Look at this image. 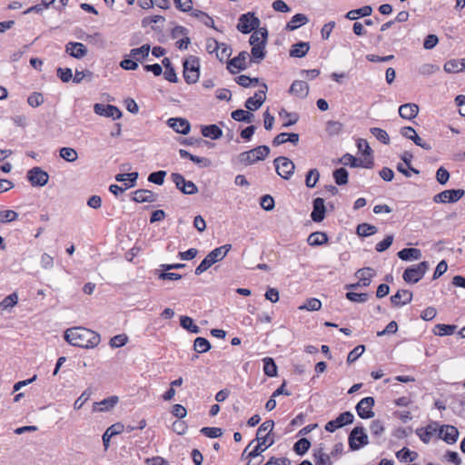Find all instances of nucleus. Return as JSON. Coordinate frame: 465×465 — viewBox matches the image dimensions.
I'll return each mask as SVG.
<instances>
[{
	"instance_id": "1",
	"label": "nucleus",
	"mask_w": 465,
	"mask_h": 465,
	"mask_svg": "<svg viewBox=\"0 0 465 465\" xmlns=\"http://www.w3.org/2000/svg\"><path fill=\"white\" fill-rule=\"evenodd\" d=\"M65 341L73 346L92 349L96 347L100 341V335L87 328L74 327L64 331Z\"/></svg>"
},
{
	"instance_id": "2",
	"label": "nucleus",
	"mask_w": 465,
	"mask_h": 465,
	"mask_svg": "<svg viewBox=\"0 0 465 465\" xmlns=\"http://www.w3.org/2000/svg\"><path fill=\"white\" fill-rule=\"evenodd\" d=\"M273 427V420H268L262 422V425L258 428L256 433V440H258V444L251 452H249L248 457L250 459L259 456L267 448L273 444V439L269 440L270 433L272 431Z\"/></svg>"
},
{
	"instance_id": "3",
	"label": "nucleus",
	"mask_w": 465,
	"mask_h": 465,
	"mask_svg": "<svg viewBox=\"0 0 465 465\" xmlns=\"http://www.w3.org/2000/svg\"><path fill=\"white\" fill-rule=\"evenodd\" d=\"M429 267L430 263L429 262L426 261H423L418 264L411 265L405 269L402 274V278L407 283H417L420 280L423 278V276L429 270Z\"/></svg>"
},
{
	"instance_id": "4",
	"label": "nucleus",
	"mask_w": 465,
	"mask_h": 465,
	"mask_svg": "<svg viewBox=\"0 0 465 465\" xmlns=\"http://www.w3.org/2000/svg\"><path fill=\"white\" fill-rule=\"evenodd\" d=\"M270 153V148L267 145H260L250 151L243 152L239 158L241 163L245 164H252L257 161L265 159Z\"/></svg>"
},
{
	"instance_id": "5",
	"label": "nucleus",
	"mask_w": 465,
	"mask_h": 465,
	"mask_svg": "<svg viewBox=\"0 0 465 465\" xmlns=\"http://www.w3.org/2000/svg\"><path fill=\"white\" fill-rule=\"evenodd\" d=\"M369 443L368 435L361 426L355 427L349 435V447L351 450H358Z\"/></svg>"
},
{
	"instance_id": "6",
	"label": "nucleus",
	"mask_w": 465,
	"mask_h": 465,
	"mask_svg": "<svg viewBox=\"0 0 465 465\" xmlns=\"http://www.w3.org/2000/svg\"><path fill=\"white\" fill-rule=\"evenodd\" d=\"M278 175L284 180H289L295 170V164L287 157L279 156L273 161Z\"/></svg>"
},
{
	"instance_id": "7",
	"label": "nucleus",
	"mask_w": 465,
	"mask_h": 465,
	"mask_svg": "<svg viewBox=\"0 0 465 465\" xmlns=\"http://www.w3.org/2000/svg\"><path fill=\"white\" fill-rule=\"evenodd\" d=\"M183 77L187 84H194L199 79V60L191 56L183 63Z\"/></svg>"
},
{
	"instance_id": "8",
	"label": "nucleus",
	"mask_w": 465,
	"mask_h": 465,
	"mask_svg": "<svg viewBox=\"0 0 465 465\" xmlns=\"http://www.w3.org/2000/svg\"><path fill=\"white\" fill-rule=\"evenodd\" d=\"M260 25V20L253 13L248 12L239 17L237 29L242 34H249Z\"/></svg>"
},
{
	"instance_id": "9",
	"label": "nucleus",
	"mask_w": 465,
	"mask_h": 465,
	"mask_svg": "<svg viewBox=\"0 0 465 465\" xmlns=\"http://www.w3.org/2000/svg\"><path fill=\"white\" fill-rule=\"evenodd\" d=\"M171 178L176 188L183 193L192 195L198 193L196 184L192 181H186L181 173H173L171 174Z\"/></svg>"
},
{
	"instance_id": "10",
	"label": "nucleus",
	"mask_w": 465,
	"mask_h": 465,
	"mask_svg": "<svg viewBox=\"0 0 465 465\" xmlns=\"http://www.w3.org/2000/svg\"><path fill=\"white\" fill-rule=\"evenodd\" d=\"M354 420V415L351 411H344L341 413L336 419L328 421L325 425V430L329 432H334L336 430L351 424Z\"/></svg>"
},
{
	"instance_id": "11",
	"label": "nucleus",
	"mask_w": 465,
	"mask_h": 465,
	"mask_svg": "<svg viewBox=\"0 0 465 465\" xmlns=\"http://www.w3.org/2000/svg\"><path fill=\"white\" fill-rule=\"evenodd\" d=\"M26 177L30 183L35 187L45 186L49 180L48 173L40 167H33L30 169L27 172Z\"/></svg>"
},
{
	"instance_id": "12",
	"label": "nucleus",
	"mask_w": 465,
	"mask_h": 465,
	"mask_svg": "<svg viewBox=\"0 0 465 465\" xmlns=\"http://www.w3.org/2000/svg\"><path fill=\"white\" fill-rule=\"evenodd\" d=\"M249 58L250 54L246 51H242L237 56L228 61L227 69L233 74L243 71L247 68V60Z\"/></svg>"
},
{
	"instance_id": "13",
	"label": "nucleus",
	"mask_w": 465,
	"mask_h": 465,
	"mask_svg": "<svg viewBox=\"0 0 465 465\" xmlns=\"http://www.w3.org/2000/svg\"><path fill=\"white\" fill-rule=\"evenodd\" d=\"M374 403L375 401L373 397H365L361 399L355 407L357 414L361 419L372 418L374 416V412L372 411Z\"/></svg>"
},
{
	"instance_id": "14",
	"label": "nucleus",
	"mask_w": 465,
	"mask_h": 465,
	"mask_svg": "<svg viewBox=\"0 0 465 465\" xmlns=\"http://www.w3.org/2000/svg\"><path fill=\"white\" fill-rule=\"evenodd\" d=\"M339 163H341L343 165H349L351 167H363L371 169L373 167V159L372 157H370V159H365L364 161L356 158L351 153H345L343 154L340 159Z\"/></svg>"
},
{
	"instance_id": "15",
	"label": "nucleus",
	"mask_w": 465,
	"mask_h": 465,
	"mask_svg": "<svg viewBox=\"0 0 465 465\" xmlns=\"http://www.w3.org/2000/svg\"><path fill=\"white\" fill-rule=\"evenodd\" d=\"M94 112L98 115L109 117L114 120L122 117V112L119 108L112 104H95L94 105Z\"/></svg>"
},
{
	"instance_id": "16",
	"label": "nucleus",
	"mask_w": 465,
	"mask_h": 465,
	"mask_svg": "<svg viewBox=\"0 0 465 465\" xmlns=\"http://www.w3.org/2000/svg\"><path fill=\"white\" fill-rule=\"evenodd\" d=\"M464 195V190L451 189L445 190L433 197L435 203H455L458 202Z\"/></svg>"
},
{
	"instance_id": "17",
	"label": "nucleus",
	"mask_w": 465,
	"mask_h": 465,
	"mask_svg": "<svg viewBox=\"0 0 465 465\" xmlns=\"http://www.w3.org/2000/svg\"><path fill=\"white\" fill-rule=\"evenodd\" d=\"M401 134L407 139L411 140L416 145L430 151L432 149L431 145L427 142L423 141L416 133L414 128L411 126H404L401 129Z\"/></svg>"
},
{
	"instance_id": "18",
	"label": "nucleus",
	"mask_w": 465,
	"mask_h": 465,
	"mask_svg": "<svg viewBox=\"0 0 465 465\" xmlns=\"http://www.w3.org/2000/svg\"><path fill=\"white\" fill-rule=\"evenodd\" d=\"M65 53L74 58L82 59L87 54L88 50L82 43L69 42L65 45Z\"/></svg>"
},
{
	"instance_id": "19",
	"label": "nucleus",
	"mask_w": 465,
	"mask_h": 465,
	"mask_svg": "<svg viewBox=\"0 0 465 465\" xmlns=\"http://www.w3.org/2000/svg\"><path fill=\"white\" fill-rule=\"evenodd\" d=\"M440 437L448 444H454L459 438V430L452 425H442L439 430Z\"/></svg>"
},
{
	"instance_id": "20",
	"label": "nucleus",
	"mask_w": 465,
	"mask_h": 465,
	"mask_svg": "<svg viewBox=\"0 0 465 465\" xmlns=\"http://www.w3.org/2000/svg\"><path fill=\"white\" fill-rule=\"evenodd\" d=\"M167 124L173 131L181 134H187L191 130L189 121L181 117L168 119Z\"/></svg>"
},
{
	"instance_id": "21",
	"label": "nucleus",
	"mask_w": 465,
	"mask_h": 465,
	"mask_svg": "<svg viewBox=\"0 0 465 465\" xmlns=\"http://www.w3.org/2000/svg\"><path fill=\"white\" fill-rule=\"evenodd\" d=\"M312 212L311 218L315 223L322 222L325 217L326 208L324 205V200L322 198H315L312 202Z\"/></svg>"
},
{
	"instance_id": "22",
	"label": "nucleus",
	"mask_w": 465,
	"mask_h": 465,
	"mask_svg": "<svg viewBox=\"0 0 465 465\" xmlns=\"http://www.w3.org/2000/svg\"><path fill=\"white\" fill-rule=\"evenodd\" d=\"M119 401V398L117 396H110L106 399L99 402H94L93 405V411L94 412H104L112 410Z\"/></svg>"
},
{
	"instance_id": "23",
	"label": "nucleus",
	"mask_w": 465,
	"mask_h": 465,
	"mask_svg": "<svg viewBox=\"0 0 465 465\" xmlns=\"http://www.w3.org/2000/svg\"><path fill=\"white\" fill-rule=\"evenodd\" d=\"M289 93L299 98H305L309 94V84L305 81L295 80L291 84Z\"/></svg>"
},
{
	"instance_id": "24",
	"label": "nucleus",
	"mask_w": 465,
	"mask_h": 465,
	"mask_svg": "<svg viewBox=\"0 0 465 465\" xmlns=\"http://www.w3.org/2000/svg\"><path fill=\"white\" fill-rule=\"evenodd\" d=\"M133 201L136 203H154L157 200V194L147 189H139L133 193Z\"/></svg>"
},
{
	"instance_id": "25",
	"label": "nucleus",
	"mask_w": 465,
	"mask_h": 465,
	"mask_svg": "<svg viewBox=\"0 0 465 465\" xmlns=\"http://www.w3.org/2000/svg\"><path fill=\"white\" fill-rule=\"evenodd\" d=\"M268 39V31L265 27L256 29L250 36V45L252 46L266 45Z\"/></svg>"
},
{
	"instance_id": "26",
	"label": "nucleus",
	"mask_w": 465,
	"mask_h": 465,
	"mask_svg": "<svg viewBox=\"0 0 465 465\" xmlns=\"http://www.w3.org/2000/svg\"><path fill=\"white\" fill-rule=\"evenodd\" d=\"M412 300V292L408 290H399L391 297V302L394 306H402L408 304Z\"/></svg>"
},
{
	"instance_id": "27",
	"label": "nucleus",
	"mask_w": 465,
	"mask_h": 465,
	"mask_svg": "<svg viewBox=\"0 0 465 465\" xmlns=\"http://www.w3.org/2000/svg\"><path fill=\"white\" fill-rule=\"evenodd\" d=\"M419 107L415 104H405L399 107V114L403 119L412 120L417 116Z\"/></svg>"
},
{
	"instance_id": "28",
	"label": "nucleus",
	"mask_w": 465,
	"mask_h": 465,
	"mask_svg": "<svg viewBox=\"0 0 465 465\" xmlns=\"http://www.w3.org/2000/svg\"><path fill=\"white\" fill-rule=\"evenodd\" d=\"M374 275L375 271L370 267L360 269L355 273V276L359 279V282L363 287H367L371 284V279Z\"/></svg>"
},
{
	"instance_id": "29",
	"label": "nucleus",
	"mask_w": 465,
	"mask_h": 465,
	"mask_svg": "<svg viewBox=\"0 0 465 465\" xmlns=\"http://www.w3.org/2000/svg\"><path fill=\"white\" fill-rule=\"evenodd\" d=\"M300 136L298 134L295 133H281L278 135L274 137L272 140V144L274 146L281 145L282 143H285L286 142H290L292 144H297L299 142Z\"/></svg>"
},
{
	"instance_id": "30",
	"label": "nucleus",
	"mask_w": 465,
	"mask_h": 465,
	"mask_svg": "<svg viewBox=\"0 0 465 465\" xmlns=\"http://www.w3.org/2000/svg\"><path fill=\"white\" fill-rule=\"evenodd\" d=\"M231 249V244H224L213 249L207 254V256L212 260L213 263H216L217 262L222 261Z\"/></svg>"
},
{
	"instance_id": "31",
	"label": "nucleus",
	"mask_w": 465,
	"mask_h": 465,
	"mask_svg": "<svg viewBox=\"0 0 465 465\" xmlns=\"http://www.w3.org/2000/svg\"><path fill=\"white\" fill-rule=\"evenodd\" d=\"M151 46L148 44L143 45L139 48H133L129 53V57L137 61H143L149 56Z\"/></svg>"
},
{
	"instance_id": "32",
	"label": "nucleus",
	"mask_w": 465,
	"mask_h": 465,
	"mask_svg": "<svg viewBox=\"0 0 465 465\" xmlns=\"http://www.w3.org/2000/svg\"><path fill=\"white\" fill-rule=\"evenodd\" d=\"M124 426L121 423H115L110 426L103 435V443L105 450L109 447V442L112 437L120 434L123 431Z\"/></svg>"
},
{
	"instance_id": "33",
	"label": "nucleus",
	"mask_w": 465,
	"mask_h": 465,
	"mask_svg": "<svg viewBox=\"0 0 465 465\" xmlns=\"http://www.w3.org/2000/svg\"><path fill=\"white\" fill-rule=\"evenodd\" d=\"M397 255L402 261L419 260L421 257V251L417 248H404L398 252Z\"/></svg>"
},
{
	"instance_id": "34",
	"label": "nucleus",
	"mask_w": 465,
	"mask_h": 465,
	"mask_svg": "<svg viewBox=\"0 0 465 465\" xmlns=\"http://www.w3.org/2000/svg\"><path fill=\"white\" fill-rule=\"evenodd\" d=\"M309 22L308 17L303 14H296L287 23L285 29L288 31H293L298 29L300 26Z\"/></svg>"
},
{
	"instance_id": "35",
	"label": "nucleus",
	"mask_w": 465,
	"mask_h": 465,
	"mask_svg": "<svg viewBox=\"0 0 465 465\" xmlns=\"http://www.w3.org/2000/svg\"><path fill=\"white\" fill-rule=\"evenodd\" d=\"M310 50L308 42H299L293 45L290 50V55L292 57L302 58L307 54Z\"/></svg>"
},
{
	"instance_id": "36",
	"label": "nucleus",
	"mask_w": 465,
	"mask_h": 465,
	"mask_svg": "<svg viewBox=\"0 0 465 465\" xmlns=\"http://www.w3.org/2000/svg\"><path fill=\"white\" fill-rule=\"evenodd\" d=\"M202 134L213 140L219 139L223 135L222 129L216 124L203 126Z\"/></svg>"
},
{
	"instance_id": "37",
	"label": "nucleus",
	"mask_w": 465,
	"mask_h": 465,
	"mask_svg": "<svg viewBox=\"0 0 465 465\" xmlns=\"http://www.w3.org/2000/svg\"><path fill=\"white\" fill-rule=\"evenodd\" d=\"M371 13H372L371 6L364 5L359 9H354V10L349 11L345 15V17L349 20H356L359 16H362V17L369 16L371 15Z\"/></svg>"
},
{
	"instance_id": "38",
	"label": "nucleus",
	"mask_w": 465,
	"mask_h": 465,
	"mask_svg": "<svg viewBox=\"0 0 465 465\" xmlns=\"http://www.w3.org/2000/svg\"><path fill=\"white\" fill-rule=\"evenodd\" d=\"M328 242V236L325 232H312L308 239L307 242L311 246H320Z\"/></svg>"
},
{
	"instance_id": "39",
	"label": "nucleus",
	"mask_w": 465,
	"mask_h": 465,
	"mask_svg": "<svg viewBox=\"0 0 465 465\" xmlns=\"http://www.w3.org/2000/svg\"><path fill=\"white\" fill-rule=\"evenodd\" d=\"M232 118L237 122L252 123L254 115L242 109H237L231 114Z\"/></svg>"
},
{
	"instance_id": "40",
	"label": "nucleus",
	"mask_w": 465,
	"mask_h": 465,
	"mask_svg": "<svg viewBox=\"0 0 465 465\" xmlns=\"http://www.w3.org/2000/svg\"><path fill=\"white\" fill-rule=\"evenodd\" d=\"M181 326L192 333H199L201 329L199 326L193 323V321L189 316H182L180 318Z\"/></svg>"
},
{
	"instance_id": "41",
	"label": "nucleus",
	"mask_w": 465,
	"mask_h": 465,
	"mask_svg": "<svg viewBox=\"0 0 465 465\" xmlns=\"http://www.w3.org/2000/svg\"><path fill=\"white\" fill-rule=\"evenodd\" d=\"M321 308L322 302L317 298L307 299L302 305L299 306V310L309 312H316L319 311Z\"/></svg>"
},
{
	"instance_id": "42",
	"label": "nucleus",
	"mask_w": 465,
	"mask_h": 465,
	"mask_svg": "<svg viewBox=\"0 0 465 465\" xmlns=\"http://www.w3.org/2000/svg\"><path fill=\"white\" fill-rule=\"evenodd\" d=\"M137 178H138L137 172L129 173H119L115 176V180L118 182H125V181L129 182V183H125L126 188L134 186Z\"/></svg>"
},
{
	"instance_id": "43",
	"label": "nucleus",
	"mask_w": 465,
	"mask_h": 465,
	"mask_svg": "<svg viewBox=\"0 0 465 465\" xmlns=\"http://www.w3.org/2000/svg\"><path fill=\"white\" fill-rule=\"evenodd\" d=\"M396 457L401 461H413L418 458V453L416 451H412L408 448L404 447L401 450L396 452Z\"/></svg>"
},
{
	"instance_id": "44",
	"label": "nucleus",
	"mask_w": 465,
	"mask_h": 465,
	"mask_svg": "<svg viewBox=\"0 0 465 465\" xmlns=\"http://www.w3.org/2000/svg\"><path fill=\"white\" fill-rule=\"evenodd\" d=\"M377 231L376 226L365 223L359 224L356 229L358 235L362 237L373 235Z\"/></svg>"
},
{
	"instance_id": "45",
	"label": "nucleus",
	"mask_w": 465,
	"mask_h": 465,
	"mask_svg": "<svg viewBox=\"0 0 465 465\" xmlns=\"http://www.w3.org/2000/svg\"><path fill=\"white\" fill-rule=\"evenodd\" d=\"M263 371L268 377H275L277 375V366L272 358L263 359Z\"/></svg>"
},
{
	"instance_id": "46",
	"label": "nucleus",
	"mask_w": 465,
	"mask_h": 465,
	"mask_svg": "<svg viewBox=\"0 0 465 465\" xmlns=\"http://www.w3.org/2000/svg\"><path fill=\"white\" fill-rule=\"evenodd\" d=\"M333 179L338 185H344L348 183L349 173L343 167L336 169L332 173Z\"/></svg>"
},
{
	"instance_id": "47",
	"label": "nucleus",
	"mask_w": 465,
	"mask_h": 465,
	"mask_svg": "<svg viewBox=\"0 0 465 465\" xmlns=\"http://www.w3.org/2000/svg\"><path fill=\"white\" fill-rule=\"evenodd\" d=\"M370 132L381 143L384 144L390 143V136L385 130L379 127H371Z\"/></svg>"
},
{
	"instance_id": "48",
	"label": "nucleus",
	"mask_w": 465,
	"mask_h": 465,
	"mask_svg": "<svg viewBox=\"0 0 465 465\" xmlns=\"http://www.w3.org/2000/svg\"><path fill=\"white\" fill-rule=\"evenodd\" d=\"M60 157L66 162L73 163L77 160L78 153L74 148L63 147L60 149Z\"/></svg>"
},
{
	"instance_id": "49",
	"label": "nucleus",
	"mask_w": 465,
	"mask_h": 465,
	"mask_svg": "<svg viewBox=\"0 0 465 465\" xmlns=\"http://www.w3.org/2000/svg\"><path fill=\"white\" fill-rule=\"evenodd\" d=\"M193 349L198 353H203V352L208 351L211 349V344L207 339L203 338V337H198L194 340Z\"/></svg>"
},
{
	"instance_id": "50",
	"label": "nucleus",
	"mask_w": 465,
	"mask_h": 465,
	"mask_svg": "<svg viewBox=\"0 0 465 465\" xmlns=\"http://www.w3.org/2000/svg\"><path fill=\"white\" fill-rule=\"evenodd\" d=\"M343 124L339 121H328L326 124V132L329 135H338L341 133Z\"/></svg>"
},
{
	"instance_id": "51",
	"label": "nucleus",
	"mask_w": 465,
	"mask_h": 465,
	"mask_svg": "<svg viewBox=\"0 0 465 465\" xmlns=\"http://www.w3.org/2000/svg\"><path fill=\"white\" fill-rule=\"evenodd\" d=\"M456 328V325L439 323L435 326L437 331H434V333L439 336L451 335L454 333Z\"/></svg>"
},
{
	"instance_id": "52",
	"label": "nucleus",
	"mask_w": 465,
	"mask_h": 465,
	"mask_svg": "<svg viewBox=\"0 0 465 465\" xmlns=\"http://www.w3.org/2000/svg\"><path fill=\"white\" fill-rule=\"evenodd\" d=\"M310 447L311 442L309 440L306 438H302L295 442L293 450L298 455H304L309 450Z\"/></svg>"
},
{
	"instance_id": "53",
	"label": "nucleus",
	"mask_w": 465,
	"mask_h": 465,
	"mask_svg": "<svg viewBox=\"0 0 465 465\" xmlns=\"http://www.w3.org/2000/svg\"><path fill=\"white\" fill-rule=\"evenodd\" d=\"M192 15L199 19L203 25L209 27L214 26V21L213 19L209 16L206 13L201 11V10H193L192 12Z\"/></svg>"
},
{
	"instance_id": "54",
	"label": "nucleus",
	"mask_w": 465,
	"mask_h": 465,
	"mask_svg": "<svg viewBox=\"0 0 465 465\" xmlns=\"http://www.w3.org/2000/svg\"><path fill=\"white\" fill-rule=\"evenodd\" d=\"M280 117H286L289 120L282 124L283 127H289L295 124L299 121V114L297 113H289L285 109H282L279 112Z\"/></svg>"
},
{
	"instance_id": "55",
	"label": "nucleus",
	"mask_w": 465,
	"mask_h": 465,
	"mask_svg": "<svg viewBox=\"0 0 465 465\" xmlns=\"http://www.w3.org/2000/svg\"><path fill=\"white\" fill-rule=\"evenodd\" d=\"M320 178V173L317 169H311L305 178V184L308 188H313Z\"/></svg>"
},
{
	"instance_id": "56",
	"label": "nucleus",
	"mask_w": 465,
	"mask_h": 465,
	"mask_svg": "<svg viewBox=\"0 0 465 465\" xmlns=\"http://www.w3.org/2000/svg\"><path fill=\"white\" fill-rule=\"evenodd\" d=\"M251 54L253 62L259 64L266 55L265 45L252 46Z\"/></svg>"
},
{
	"instance_id": "57",
	"label": "nucleus",
	"mask_w": 465,
	"mask_h": 465,
	"mask_svg": "<svg viewBox=\"0 0 465 465\" xmlns=\"http://www.w3.org/2000/svg\"><path fill=\"white\" fill-rule=\"evenodd\" d=\"M370 430L372 436L378 438L381 437L385 430L383 422L380 420H372L370 426Z\"/></svg>"
},
{
	"instance_id": "58",
	"label": "nucleus",
	"mask_w": 465,
	"mask_h": 465,
	"mask_svg": "<svg viewBox=\"0 0 465 465\" xmlns=\"http://www.w3.org/2000/svg\"><path fill=\"white\" fill-rule=\"evenodd\" d=\"M200 432L211 439L219 438L223 435V430L217 427H203L200 430Z\"/></svg>"
},
{
	"instance_id": "59",
	"label": "nucleus",
	"mask_w": 465,
	"mask_h": 465,
	"mask_svg": "<svg viewBox=\"0 0 465 465\" xmlns=\"http://www.w3.org/2000/svg\"><path fill=\"white\" fill-rule=\"evenodd\" d=\"M443 69L449 74L461 72L460 61L458 59L450 60L444 64Z\"/></svg>"
},
{
	"instance_id": "60",
	"label": "nucleus",
	"mask_w": 465,
	"mask_h": 465,
	"mask_svg": "<svg viewBox=\"0 0 465 465\" xmlns=\"http://www.w3.org/2000/svg\"><path fill=\"white\" fill-rule=\"evenodd\" d=\"M84 78H87L91 82L94 78V74L90 70L78 71L75 70V74L73 76V82L74 84H80Z\"/></svg>"
},
{
	"instance_id": "61",
	"label": "nucleus",
	"mask_w": 465,
	"mask_h": 465,
	"mask_svg": "<svg viewBox=\"0 0 465 465\" xmlns=\"http://www.w3.org/2000/svg\"><path fill=\"white\" fill-rule=\"evenodd\" d=\"M215 54L221 62H223L224 59L228 58L232 54V49L228 45L220 43L219 49Z\"/></svg>"
},
{
	"instance_id": "62",
	"label": "nucleus",
	"mask_w": 465,
	"mask_h": 465,
	"mask_svg": "<svg viewBox=\"0 0 465 465\" xmlns=\"http://www.w3.org/2000/svg\"><path fill=\"white\" fill-rule=\"evenodd\" d=\"M346 298L353 302L363 303L368 301L369 294L368 293H358L354 292H348L346 293Z\"/></svg>"
},
{
	"instance_id": "63",
	"label": "nucleus",
	"mask_w": 465,
	"mask_h": 465,
	"mask_svg": "<svg viewBox=\"0 0 465 465\" xmlns=\"http://www.w3.org/2000/svg\"><path fill=\"white\" fill-rule=\"evenodd\" d=\"M128 341V337L125 334H118L111 338L109 344L112 348H120L124 346Z\"/></svg>"
},
{
	"instance_id": "64",
	"label": "nucleus",
	"mask_w": 465,
	"mask_h": 465,
	"mask_svg": "<svg viewBox=\"0 0 465 465\" xmlns=\"http://www.w3.org/2000/svg\"><path fill=\"white\" fill-rule=\"evenodd\" d=\"M365 351L364 345L356 346L351 351L349 352L347 362L349 364L354 362Z\"/></svg>"
}]
</instances>
